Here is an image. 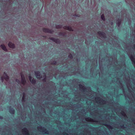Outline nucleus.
Wrapping results in <instances>:
<instances>
[{"label": "nucleus", "mask_w": 135, "mask_h": 135, "mask_svg": "<svg viewBox=\"0 0 135 135\" xmlns=\"http://www.w3.org/2000/svg\"><path fill=\"white\" fill-rule=\"evenodd\" d=\"M84 134H85L86 135H90L91 133L88 130H85L84 132Z\"/></svg>", "instance_id": "obj_16"}, {"label": "nucleus", "mask_w": 135, "mask_h": 135, "mask_svg": "<svg viewBox=\"0 0 135 135\" xmlns=\"http://www.w3.org/2000/svg\"><path fill=\"white\" fill-rule=\"evenodd\" d=\"M29 78L30 81L33 84H35L36 82V81L35 79H32V81H31V80L32 79V77L31 76H29Z\"/></svg>", "instance_id": "obj_10"}, {"label": "nucleus", "mask_w": 135, "mask_h": 135, "mask_svg": "<svg viewBox=\"0 0 135 135\" xmlns=\"http://www.w3.org/2000/svg\"><path fill=\"white\" fill-rule=\"evenodd\" d=\"M110 130V129H112L113 128L112 127L109 125L107 124H104Z\"/></svg>", "instance_id": "obj_17"}, {"label": "nucleus", "mask_w": 135, "mask_h": 135, "mask_svg": "<svg viewBox=\"0 0 135 135\" xmlns=\"http://www.w3.org/2000/svg\"><path fill=\"white\" fill-rule=\"evenodd\" d=\"M37 129L38 131L42 132L44 134H49V132L45 128L42 127H41L39 126L37 127Z\"/></svg>", "instance_id": "obj_2"}, {"label": "nucleus", "mask_w": 135, "mask_h": 135, "mask_svg": "<svg viewBox=\"0 0 135 135\" xmlns=\"http://www.w3.org/2000/svg\"><path fill=\"white\" fill-rule=\"evenodd\" d=\"M134 124H135V123H134Z\"/></svg>", "instance_id": "obj_30"}, {"label": "nucleus", "mask_w": 135, "mask_h": 135, "mask_svg": "<svg viewBox=\"0 0 135 135\" xmlns=\"http://www.w3.org/2000/svg\"><path fill=\"white\" fill-rule=\"evenodd\" d=\"M111 25H112H112H113V22H111Z\"/></svg>", "instance_id": "obj_29"}, {"label": "nucleus", "mask_w": 135, "mask_h": 135, "mask_svg": "<svg viewBox=\"0 0 135 135\" xmlns=\"http://www.w3.org/2000/svg\"><path fill=\"white\" fill-rule=\"evenodd\" d=\"M69 57L70 59H72L73 58V56L72 54H70L69 56Z\"/></svg>", "instance_id": "obj_25"}, {"label": "nucleus", "mask_w": 135, "mask_h": 135, "mask_svg": "<svg viewBox=\"0 0 135 135\" xmlns=\"http://www.w3.org/2000/svg\"><path fill=\"white\" fill-rule=\"evenodd\" d=\"M4 74L6 75V76L4 77L3 76L1 77V79L2 80V82L3 81V79H4L6 81H8L9 80V77L5 73H4Z\"/></svg>", "instance_id": "obj_7"}, {"label": "nucleus", "mask_w": 135, "mask_h": 135, "mask_svg": "<svg viewBox=\"0 0 135 135\" xmlns=\"http://www.w3.org/2000/svg\"><path fill=\"white\" fill-rule=\"evenodd\" d=\"M0 47L4 51H7V49L6 46L4 44H2L0 46Z\"/></svg>", "instance_id": "obj_14"}, {"label": "nucleus", "mask_w": 135, "mask_h": 135, "mask_svg": "<svg viewBox=\"0 0 135 135\" xmlns=\"http://www.w3.org/2000/svg\"><path fill=\"white\" fill-rule=\"evenodd\" d=\"M22 132L24 135H30L28 130L26 128H24L22 129Z\"/></svg>", "instance_id": "obj_3"}, {"label": "nucleus", "mask_w": 135, "mask_h": 135, "mask_svg": "<svg viewBox=\"0 0 135 135\" xmlns=\"http://www.w3.org/2000/svg\"><path fill=\"white\" fill-rule=\"evenodd\" d=\"M20 74L21 78V84H23V85H24L26 83V81L25 79L24 76V75H23L22 73H21Z\"/></svg>", "instance_id": "obj_4"}, {"label": "nucleus", "mask_w": 135, "mask_h": 135, "mask_svg": "<svg viewBox=\"0 0 135 135\" xmlns=\"http://www.w3.org/2000/svg\"><path fill=\"white\" fill-rule=\"evenodd\" d=\"M62 27V26L60 25H57L56 26V28L58 29L61 28Z\"/></svg>", "instance_id": "obj_22"}, {"label": "nucleus", "mask_w": 135, "mask_h": 135, "mask_svg": "<svg viewBox=\"0 0 135 135\" xmlns=\"http://www.w3.org/2000/svg\"><path fill=\"white\" fill-rule=\"evenodd\" d=\"M51 39L53 40L57 44H58L60 43V41L58 39H55L53 38H51Z\"/></svg>", "instance_id": "obj_13"}, {"label": "nucleus", "mask_w": 135, "mask_h": 135, "mask_svg": "<svg viewBox=\"0 0 135 135\" xmlns=\"http://www.w3.org/2000/svg\"><path fill=\"white\" fill-rule=\"evenodd\" d=\"M115 127L118 128H122L123 129H125V128H126L125 127H124V125H123L122 126H119L118 127Z\"/></svg>", "instance_id": "obj_19"}, {"label": "nucleus", "mask_w": 135, "mask_h": 135, "mask_svg": "<svg viewBox=\"0 0 135 135\" xmlns=\"http://www.w3.org/2000/svg\"><path fill=\"white\" fill-rule=\"evenodd\" d=\"M63 28L65 29L68 30L69 31H73V30H72V28L70 27L64 26L63 27Z\"/></svg>", "instance_id": "obj_15"}, {"label": "nucleus", "mask_w": 135, "mask_h": 135, "mask_svg": "<svg viewBox=\"0 0 135 135\" xmlns=\"http://www.w3.org/2000/svg\"><path fill=\"white\" fill-rule=\"evenodd\" d=\"M95 100L96 102L100 105L104 104L106 103V101L103 100L99 97L95 98Z\"/></svg>", "instance_id": "obj_1"}, {"label": "nucleus", "mask_w": 135, "mask_h": 135, "mask_svg": "<svg viewBox=\"0 0 135 135\" xmlns=\"http://www.w3.org/2000/svg\"><path fill=\"white\" fill-rule=\"evenodd\" d=\"M118 26H119L121 23V21H119L118 22Z\"/></svg>", "instance_id": "obj_27"}, {"label": "nucleus", "mask_w": 135, "mask_h": 135, "mask_svg": "<svg viewBox=\"0 0 135 135\" xmlns=\"http://www.w3.org/2000/svg\"><path fill=\"white\" fill-rule=\"evenodd\" d=\"M98 35L101 37L105 38L106 37V35L105 33L99 31L98 32Z\"/></svg>", "instance_id": "obj_5"}, {"label": "nucleus", "mask_w": 135, "mask_h": 135, "mask_svg": "<svg viewBox=\"0 0 135 135\" xmlns=\"http://www.w3.org/2000/svg\"><path fill=\"white\" fill-rule=\"evenodd\" d=\"M9 112L12 114H14L15 113V110L13 109H10L9 110Z\"/></svg>", "instance_id": "obj_20"}, {"label": "nucleus", "mask_w": 135, "mask_h": 135, "mask_svg": "<svg viewBox=\"0 0 135 135\" xmlns=\"http://www.w3.org/2000/svg\"><path fill=\"white\" fill-rule=\"evenodd\" d=\"M85 120L87 122H95L94 120L93 119H91V118L90 117H88L85 118Z\"/></svg>", "instance_id": "obj_12"}, {"label": "nucleus", "mask_w": 135, "mask_h": 135, "mask_svg": "<svg viewBox=\"0 0 135 135\" xmlns=\"http://www.w3.org/2000/svg\"><path fill=\"white\" fill-rule=\"evenodd\" d=\"M43 82H45L46 81V78H44V79L43 80Z\"/></svg>", "instance_id": "obj_28"}, {"label": "nucleus", "mask_w": 135, "mask_h": 135, "mask_svg": "<svg viewBox=\"0 0 135 135\" xmlns=\"http://www.w3.org/2000/svg\"><path fill=\"white\" fill-rule=\"evenodd\" d=\"M79 86L80 90L82 91H85L86 89L81 84H79Z\"/></svg>", "instance_id": "obj_9"}, {"label": "nucleus", "mask_w": 135, "mask_h": 135, "mask_svg": "<svg viewBox=\"0 0 135 135\" xmlns=\"http://www.w3.org/2000/svg\"><path fill=\"white\" fill-rule=\"evenodd\" d=\"M57 62L56 61H54L53 62H51V64L52 65H55L56 64Z\"/></svg>", "instance_id": "obj_24"}, {"label": "nucleus", "mask_w": 135, "mask_h": 135, "mask_svg": "<svg viewBox=\"0 0 135 135\" xmlns=\"http://www.w3.org/2000/svg\"><path fill=\"white\" fill-rule=\"evenodd\" d=\"M43 30L44 32L46 33H52L54 32V31L52 30H50L45 28H44L43 29Z\"/></svg>", "instance_id": "obj_6"}, {"label": "nucleus", "mask_w": 135, "mask_h": 135, "mask_svg": "<svg viewBox=\"0 0 135 135\" xmlns=\"http://www.w3.org/2000/svg\"><path fill=\"white\" fill-rule=\"evenodd\" d=\"M101 18L104 21L105 20V18L104 14H103L101 16Z\"/></svg>", "instance_id": "obj_23"}, {"label": "nucleus", "mask_w": 135, "mask_h": 135, "mask_svg": "<svg viewBox=\"0 0 135 135\" xmlns=\"http://www.w3.org/2000/svg\"><path fill=\"white\" fill-rule=\"evenodd\" d=\"M62 135H69L68 133L65 132H63L62 133Z\"/></svg>", "instance_id": "obj_26"}, {"label": "nucleus", "mask_w": 135, "mask_h": 135, "mask_svg": "<svg viewBox=\"0 0 135 135\" xmlns=\"http://www.w3.org/2000/svg\"><path fill=\"white\" fill-rule=\"evenodd\" d=\"M25 94L23 93V96L22 97V102H25Z\"/></svg>", "instance_id": "obj_21"}, {"label": "nucleus", "mask_w": 135, "mask_h": 135, "mask_svg": "<svg viewBox=\"0 0 135 135\" xmlns=\"http://www.w3.org/2000/svg\"><path fill=\"white\" fill-rule=\"evenodd\" d=\"M35 75L37 78L39 79H40L42 78V76L40 75V73L39 71L35 72Z\"/></svg>", "instance_id": "obj_8"}, {"label": "nucleus", "mask_w": 135, "mask_h": 135, "mask_svg": "<svg viewBox=\"0 0 135 135\" xmlns=\"http://www.w3.org/2000/svg\"><path fill=\"white\" fill-rule=\"evenodd\" d=\"M9 47L12 49L14 48L15 46V45L11 42H9L8 44Z\"/></svg>", "instance_id": "obj_11"}, {"label": "nucleus", "mask_w": 135, "mask_h": 135, "mask_svg": "<svg viewBox=\"0 0 135 135\" xmlns=\"http://www.w3.org/2000/svg\"><path fill=\"white\" fill-rule=\"evenodd\" d=\"M121 114L125 118H127V116L124 112L122 111L121 112Z\"/></svg>", "instance_id": "obj_18"}]
</instances>
